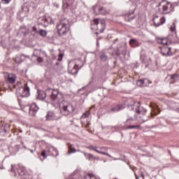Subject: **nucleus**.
Returning <instances> with one entry per match:
<instances>
[{"mask_svg":"<svg viewBox=\"0 0 179 179\" xmlns=\"http://www.w3.org/2000/svg\"><path fill=\"white\" fill-rule=\"evenodd\" d=\"M129 107L131 108V110L135 108V112L137 115H136V119L129 117L124 122L125 125H127L126 129H141V125L136 124H138V122H139V124H143V122L148 121L149 116H146V115H145L146 114V109L141 106V103H139V102H134L129 105Z\"/></svg>","mask_w":179,"mask_h":179,"instance_id":"1","label":"nucleus"},{"mask_svg":"<svg viewBox=\"0 0 179 179\" xmlns=\"http://www.w3.org/2000/svg\"><path fill=\"white\" fill-rule=\"evenodd\" d=\"M37 93L38 96L36 99L38 100H45V97L48 96L50 97L51 101H53V103H59V101L62 99V94L58 90L48 88L45 92L38 90Z\"/></svg>","mask_w":179,"mask_h":179,"instance_id":"2","label":"nucleus"},{"mask_svg":"<svg viewBox=\"0 0 179 179\" xmlns=\"http://www.w3.org/2000/svg\"><path fill=\"white\" fill-rule=\"evenodd\" d=\"M64 96L62 95V98L60 99L59 102L55 103V104H59L60 111L62 114L65 116L71 115L72 113L75 110V107H73V104L68 101L63 100Z\"/></svg>","mask_w":179,"mask_h":179,"instance_id":"3","label":"nucleus"},{"mask_svg":"<svg viewBox=\"0 0 179 179\" xmlns=\"http://www.w3.org/2000/svg\"><path fill=\"white\" fill-rule=\"evenodd\" d=\"M158 12L160 15H169L171 12H173L174 8L173 4L168 2L167 0H162L158 4Z\"/></svg>","mask_w":179,"mask_h":179,"instance_id":"4","label":"nucleus"},{"mask_svg":"<svg viewBox=\"0 0 179 179\" xmlns=\"http://www.w3.org/2000/svg\"><path fill=\"white\" fill-rule=\"evenodd\" d=\"M4 78L6 79V82L3 85L4 89H9L12 91L13 87H16V86L13 85V83L16 82V76L15 74L7 73L4 75Z\"/></svg>","mask_w":179,"mask_h":179,"instance_id":"5","label":"nucleus"},{"mask_svg":"<svg viewBox=\"0 0 179 179\" xmlns=\"http://www.w3.org/2000/svg\"><path fill=\"white\" fill-rule=\"evenodd\" d=\"M70 27L69 22L66 20H62L57 24V29L59 36H65L69 31Z\"/></svg>","mask_w":179,"mask_h":179,"instance_id":"6","label":"nucleus"},{"mask_svg":"<svg viewBox=\"0 0 179 179\" xmlns=\"http://www.w3.org/2000/svg\"><path fill=\"white\" fill-rule=\"evenodd\" d=\"M91 24L94 27L92 28L94 30H99L101 33H103L106 29V21L103 20L94 19Z\"/></svg>","mask_w":179,"mask_h":179,"instance_id":"7","label":"nucleus"},{"mask_svg":"<svg viewBox=\"0 0 179 179\" xmlns=\"http://www.w3.org/2000/svg\"><path fill=\"white\" fill-rule=\"evenodd\" d=\"M127 54V43L123 42L117 46V50L112 53V55H117V57H120V55H125Z\"/></svg>","mask_w":179,"mask_h":179,"instance_id":"8","label":"nucleus"},{"mask_svg":"<svg viewBox=\"0 0 179 179\" xmlns=\"http://www.w3.org/2000/svg\"><path fill=\"white\" fill-rule=\"evenodd\" d=\"M33 57H36L38 62H42L44 57L47 58V53L40 50H34Z\"/></svg>","mask_w":179,"mask_h":179,"instance_id":"9","label":"nucleus"},{"mask_svg":"<svg viewBox=\"0 0 179 179\" xmlns=\"http://www.w3.org/2000/svg\"><path fill=\"white\" fill-rule=\"evenodd\" d=\"M17 92L21 97H29L30 96V88L27 86V84H25L23 87L17 90Z\"/></svg>","mask_w":179,"mask_h":179,"instance_id":"10","label":"nucleus"},{"mask_svg":"<svg viewBox=\"0 0 179 179\" xmlns=\"http://www.w3.org/2000/svg\"><path fill=\"white\" fill-rule=\"evenodd\" d=\"M153 23L156 27H159V26H161V24H164V23H166V17L159 16V15L155 14L153 16Z\"/></svg>","mask_w":179,"mask_h":179,"instance_id":"11","label":"nucleus"},{"mask_svg":"<svg viewBox=\"0 0 179 179\" xmlns=\"http://www.w3.org/2000/svg\"><path fill=\"white\" fill-rule=\"evenodd\" d=\"M58 113L55 112H48L46 115V121H55L57 120H59L61 116Z\"/></svg>","mask_w":179,"mask_h":179,"instance_id":"12","label":"nucleus"},{"mask_svg":"<svg viewBox=\"0 0 179 179\" xmlns=\"http://www.w3.org/2000/svg\"><path fill=\"white\" fill-rule=\"evenodd\" d=\"M88 148L90 150H94V152H96V153H100L101 155H104L105 156H108V157H111V155H110V154L102 151L101 147H96L91 145L89 146Z\"/></svg>","mask_w":179,"mask_h":179,"instance_id":"13","label":"nucleus"},{"mask_svg":"<svg viewBox=\"0 0 179 179\" xmlns=\"http://www.w3.org/2000/svg\"><path fill=\"white\" fill-rule=\"evenodd\" d=\"M93 12L95 15H106V9L99 6H94L93 8Z\"/></svg>","mask_w":179,"mask_h":179,"instance_id":"14","label":"nucleus"},{"mask_svg":"<svg viewBox=\"0 0 179 179\" xmlns=\"http://www.w3.org/2000/svg\"><path fill=\"white\" fill-rule=\"evenodd\" d=\"M78 69H79V66L75 64V63H70L69 64V72L72 75H75V73H77L78 71Z\"/></svg>","mask_w":179,"mask_h":179,"instance_id":"15","label":"nucleus"},{"mask_svg":"<svg viewBox=\"0 0 179 179\" xmlns=\"http://www.w3.org/2000/svg\"><path fill=\"white\" fill-rule=\"evenodd\" d=\"M37 111H38V106H37V104L32 103L29 107V114L30 115H36L37 114Z\"/></svg>","mask_w":179,"mask_h":179,"instance_id":"16","label":"nucleus"},{"mask_svg":"<svg viewBox=\"0 0 179 179\" xmlns=\"http://www.w3.org/2000/svg\"><path fill=\"white\" fill-rule=\"evenodd\" d=\"M40 22H42V23H50V24H52L54 23V20H52V18L50 17L46 18L45 17H42L39 19Z\"/></svg>","mask_w":179,"mask_h":179,"instance_id":"17","label":"nucleus"},{"mask_svg":"<svg viewBox=\"0 0 179 179\" xmlns=\"http://www.w3.org/2000/svg\"><path fill=\"white\" fill-rule=\"evenodd\" d=\"M125 107L122 105H117L110 109V111L113 113H118V111H121V110H124Z\"/></svg>","mask_w":179,"mask_h":179,"instance_id":"18","label":"nucleus"},{"mask_svg":"<svg viewBox=\"0 0 179 179\" xmlns=\"http://www.w3.org/2000/svg\"><path fill=\"white\" fill-rule=\"evenodd\" d=\"M75 0H63V6H64V8H68V6H72Z\"/></svg>","mask_w":179,"mask_h":179,"instance_id":"19","label":"nucleus"},{"mask_svg":"<svg viewBox=\"0 0 179 179\" xmlns=\"http://www.w3.org/2000/svg\"><path fill=\"white\" fill-rule=\"evenodd\" d=\"M129 44L131 47H133L134 48H135V47H138L139 43L138 42V40L135 38H131L129 41Z\"/></svg>","mask_w":179,"mask_h":179,"instance_id":"20","label":"nucleus"},{"mask_svg":"<svg viewBox=\"0 0 179 179\" xmlns=\"http://www.w3.org/2000/svg\"><path fill=\"white\" fill-rule=\"evenodd\" d=\"M157 42L159 43L160 44H163L164 45H167L169 44V41H167L166 38H158Z\"/></svg>","mask_w":179,"mask_h":179,"instance_id":"21","label":"nucleus"},{"mask_svg":"<svg viewBox=\"0 0 179 179\" xmlns=\"http://www.w3.org/2000/svg\"><path fill=\"white\" fill-rule=\"evenodd\" d=\"M84 155H85L86 159H89V160H90V159H94V160H96V159L99 160V158L94 157V155H92L90 153L85 152Z\"/></svg>","mask_w":179,"mask_h":179,"instance_id":"22","label":"nucleus"},{"mask_svg":"<svg viewBox=\"0 0 179 179\" xmlns=\"http://www.w3.org/2000/svg\"><path fill=\"white\" fill-rule=\"evenodd\" d=\"M18 174L19 176H23L26 175V169L24 167L21 166L18 169Z\"/></svg>","mask_w":179,"mask_h":179,"instance_id":"23","label":"nucleus"},{"mask_svg":"<svg viewBox=\"0 0 179 179\" xmlns=\"http://www.w3.org/2000/svg\"><path fill=\"white\" fill-rule=\"evenodd\" d=\"M166 50H167V52L166 53V52H164L163 50L162 51V55H164V56H165V57H170V56H171V48H166Z\"/></svg>","mask_w":179,"mask_h":179,"instance_id":"24","label":"nucleus"},{"mask_svg":"<svg viewBox=\"0 0 179 179\" xmlns=\"http://www.w3.org/2000/svg\"><path fill=\"white\" fill-rule=\"evenodd\" d=\"M38 36H41V37H47V31L44 29H40L39 34H38Z\"/></svg>","mask_w":179,"mask_h":179,"instance_id":"25","label":"nucleus"},{"mask_svg":"<svg viewBox=\"0 0 179 179\" xmlns=\"http://www.w3.org/2000/svg\"><path fill=\"white\" fill-rule=\"evenodd\" d=\"M134 19H135L134 15H128L125 17V20H127V22H132Z\"/></svg>","mask_w":179,"mask_h":179,"instance_id":"26","label":"nucleus"},{"mask_svg":"<svg viewBox=\"0 0 179 179\" xmlns=\"http://www.w3.org/2000/svg\"><path fill=\"white\" fill-rule=\"evenodd\" d=\"M40 29L37 28V27L34 26L32 27V32L34 33V34H38L40 33Z\"/></svg>","mask_w":179,"mask_h":179,"instance_id":"27","label":"nucleus"},{"mask_svg":"<svg viewBox=\"0 0 179 179\" xmlns=\"http://www.w3.org/2000/svg\"><path fill=\"white\" fill-rule=\"evenodd\" d=\"M69 155H71V153H76V149L72 147V145H69Z\"/></svg>","mask_w":179,"mask_h":179,"instance_id":"28","label":"nucleus"},{"mask_svg":"<svg viewBox=\"0 0 179 179\" xmlns=\"http://www.w3.org/2000/svg\"><path fill=\"white\" fill-rule=\"evenodd\" d=\"M101 61H107V56L106 53H101L100 55Z\"/></svg>","mask_w":179,"mask_h":179,"instance_id":"29","label":"nucleus"},{"mask_svg":"<svg viewBox=\"0 0 179 179\" xmlns=\"http://www.w3.org/2000/svg\"><path fill=\"white\" fill-rule=\"evenodd\" d=\"M171 31L172 33H176V23H173L172 25L171 26Z\"/></svg>","mask_w":179,"mask_h":179,"instance_id":"30","label":"nucleus"},{"mask_svg":"<svg viewBox=\"0 0 179 179\" xmlns=\"http://www.w3.org/2000/svg\"><path fill=\"white\" fill-rule=\"evenodd\" d=\"M137 86H143V85L145 83V80H137Z\"/></svg>","mask_w":179,"mask_h":179,"instance_id":"31","label":"nucleus"},{"mask_svg":"<svg viewBox=\"0 0 179 179\" xmlns=\"http://www.w3.org/2000/svg\"><path fill=\"white\" fill-rule=\"evenodd\" d=\"M178 78V74H177V73L173 74L171 76V79H172V80H177Z\"/></svg>","mask_w":179,"mask_h":179,"instance_id":"32","label":"nucleus"},{"mask_svg":"<svg viewBox=\"0 0 179 179\" xmlns=\"http://www.w3.org/2000/svg\"><path fill=\"white\" fill-rule=\"evenodd\" d=\"M36 3H34V2L31 1L30 3H29V8H32V9H36Z\"/></svg>","mask_w":179,"mask_h":179,"instance_id":"33","label":"nucleus"},{"mask_svg":"<svg viewBox=\"0 0 179 179\" xmlns=\"http://www.w3.org/2000/svg\"><path fill=\"white\" fill-rule=\"evenodd\" d=\"M89 117V112H86L81 116V120H83V118H87Z\"/></svg>","mask_w":179,"mask_h":179,"instance_id":"34","label":"nucleus"},{"mask_svg":"<svg viewBox=\"0 0 179 179\" xmlns=\"http://www.w3.org/2000/svg\"><path fill=\"white\" fill-rule=\"evenodd\" d=\"M101 150H102V152H106V153H107V152H108V148H106V147H101V148H100Z\"/></svg>","mask_w":179,"mask_h":179,"instance_id":"35","label":"nucleus"},{"mask_svg":"<svg viewBox=\"0 0 179 179\" xmlns=\"http://www.w3.org/2000/svg\"><path fill=\"white\" fill-rule=\"evenodd\" d=\"M41 156H43V157H44V159L47 158V155L45 154V150H43L41 152Z\"/></svg>","mask_w":179,"mask_h":179,"instance_id":"36","label":"nucleus"},{"mask_svg":"<svg viewBox=\"0 0 179 179\" xmlns=\"http://www.w3.org/2000/svg\"><path fill=\"white\" fill-rule=\"evenodd\" d=\"M2 2L3 3L6 4V3H9V2H10V0H2Z\"/></svg>","mask_w":179,"mask_h":179,"instance_id":"37","label":"nucleus"},{"mask_svg":"<svg viewBox=\"0 0 179 179\" xmlns=\"http://www.w3.org/2000/svg\"><path fill=\"white\" fill-rule=\"evenodd\" d=\"M58 61H62V54L59 55Z\"/></svg>","mask_w":179,"mask_h":179,"instance_id":"38","label":"nucleus"},{"mask_svg":"<svg viewBox=\"0 0 179 179\" xmlns=\"http://www.w3.org/2000/svg\"><path fill=\"white\" fill-rule=\"evenodd\" d=\"M141 178H145V175H143V173H142L141 172Z\"/></svg>","mask_w":179,"mask_h":179,"instance_id":"39","label":"nucleus"},{"mask_svg":"<svg viewBox=\"0 0 179 179\" xmlns=\"http://www.w3.org/2000/svg\"><path fill=\"white\" fill-rule=\"evenodd\" d=\"M54 6H55V8H58V4L57 3H53Z\"/></svg>","mask_w":179,"mask_h":179,"instance_id":"40","label":"nucleus"},{"mask_svg":"<svg viewBox=\"0 0 179 179\" xmlns=\"http://www.w3.org/2000/svg\"><path fill=\"white\" fill-rule=\"evenodd\" d=\"M89 125H90V122H88V123L87 124V125H85L86 128H87V127H89Z\"/></svg>","mask_w":179,"mask_h":179,"instance_id":"41","label":"nucleus"},{"mask_svg":"<svg viewBox=\"0 0 179 179\" xmlns=\"http://www.w3.org/2000/svg\"><path fill=\"white\" fill-rule=\"evenodd\" d=\"M135 176L136 179H139V177H138V175H136V173H135Z\"/></svg>","mask_w":179,"mask_h":179,"instance_id":"42","label":"nucleus"},{"mask_svg":"<svg viewBox=\"0 0 179 179\" xmlns=\"http://www.w3.org/2000/svg\"><path fill=\"white\" fill-rule=\"evenodd\" d=\"M11 171H13V165H11Z\"/></svg>","mask_w":179,"mask_h":179,"instance_id":"43","label":"nucleus"},{"mask_svg":"<svg viewBox=\"0 0 179 179\" xmlns=\"http://www.w3.org/2000/svg\"><path fill=\"white\" fill-rule=\"evenodd\" d=\"M118 41V39H115V43H117Z\"/></svg>","mask_w":179,"mask_h":179,"instance_id":"44","label":"nucleus"},{"mask_svg":"<svg viewBox=\"0 0 179 179\" xmlns=\"http://www.w3.org/2000/svg\"><path fill=\"white\" fill-rule=\"evenodd\" d=\"M24 57V55H21V57Z\"/></svg>","mask_w":179,"mask_h":179,"instance_id":"45","label":"nucleus"},{"mask_svg":"<svg viewBox=\"0 0 179 179\" xmlns=\"http://www.w3.org/2000/svg\"><path fill=\"white\" fill-rule=\"evenodd\" d=\"M20 132H23V131L20 130Z\"/></svg>","mask_w":179,"mask_h":179,"instance_id":"46","label":"nucleus"},{"mask_svg":"<svg viewBox=\"0 0 179 179\" xmlns=\"http://www.w3.org/2000/svg\"><path fill=\"white\" fill-rule=\"evenodd\" d=\"M20 106H21L20 102H19Z\"/></svg>","mask_w":179,"mask_h":179,"instance_id":"47","label":"nucleus"},{"mask_svg":"<svg viewBox=\"0 0 179 179\" xmlns=\"http://www.w3.org/2000/svg\"><path fill=\"white\" fill-rule=\"evenodd\" d=\"M31 153H33V150H31Z\"/></svg>","mask_w":179,"mask_h":179,"instance_id":"48","label":"nucleus"},{"mask_svg":"<svg viewBox=\"0 0 179 179\" xmlns=\"http://www.w3.org/2000/svg\"><path fill=\"white\" fill-rule=\"evenodd\" d=\"M56 156H58V153L56 155Z\"/></svg>","mask_w":179,"mask_h":179,"instance_id":"49","label":"nucleus"},{"mask_svg":"<svg viewBox=\"0 0 179 179\" xmlns=\"http://www.w3.org/2000/svg\"><path fill=\"white\" fill-rule=\"evenodd\" d=\"M41 1H44V0H41Z\"/></svg>","mask_w":179,"mask_h":179,"instance_id":"50","label":"nucleus"}]
</instances>
